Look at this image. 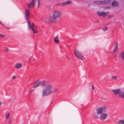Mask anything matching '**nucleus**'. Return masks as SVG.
Returning <instances> with one entry per match:
<instances>
[{"label": "nucleus", "instance_id": "nucleus-1", "mask_svg": "<svg viewBox=\"0 0 124 124\" xmlns=\"http://www.w3.org/2000/svg\"><path fill=\"white\" fill-rule=\"evenodd\" d=\"M106 108L107 107L105 106L102 108L100 107H98L96 109V111H97V114H101V116H107V115L106 114L103 113H102L103 111L104 112L106 111L105 110Z\"/></svg>", "mask_w": 124, "mask_h": 124}, {"label": "nucleus", "instance_id": "nucleus-2", "mask_svg": "<svg viewBox=\"0 0 124 124\" xmlns=\"http://www.w3.org/2000/svg\"><path fill=\"white\" fill-rule=\"evenodd\" d=\"M48 91L47 89H44L42 91V96L43 97L47 96L52 93H53L57 91V88H55L53 92L51 90H49V92H47Z\"/></svg>", "mask_w": 124, "mask_h": 124}, {"label": "nucleus", "instance_id": "nucleus-3", "mask_svg": "<svg viewBox=\"0 0 124 124\" xmlns=\"http://www.w3.org/2000/svg\"><path fill=\"white\" fill-rule=\"evenodd\" d=\"M74 52L75 55L77 57L81 60H83V56L81 53L78 51V50L77 49H76L75 50Z\"/></svg>", "mask_w": 124, "mask_h": 124}, {"label": "nucleus", "instance_id": "nucleus-4", "mask_svg": "<svg viewBox=\"0 0 124 124\" xmlns=\"http://www.w3.org/2000/svg\"><path fill=\"white\" fill-rule=\"evenodd\" d=\"M109 1V0H104L103 1L100 0L94 1L93 2L98 4H105L108 3Z\"/></svg>", "mask_w": 124, "mask_h": 124}, {"label": "nucleus", "instance_id": "nucleus-5", "mask_svg": "<svg viewBox=\"0 0 124 124\" xmlns=\"http://www.w3.org/2000/svg\"><path fill=\"white\" fill-rule=\"evenodd\" d=\"M61 13L59 11L55 10L54 11L53 16L56 19L58 18L61 16Z\"/></svg>", "mask_w": 124, "mask_h": 124}, {"label": "nucleus", "instance_id": "nucleus-6", "mask_svg": "<svg viewBox=\"0 0 124 124\" xmlns=\"http://www.w3.org/2000/svg\"><path fill=\"white\" fill-rule=\"evenodd\" d=\"M30 12L29 10L26 9L25 13V16L26 19L27 20H28L30 19L29 15Z\"/></svg>", "mask_w": 124, "mask_h": 124}, {"label": "nucleus", "instance_id": "nucleus-7", "mask_svg": "<svg viewBox=\"0 0 124 124\" xmlns=\"http://www.w3.org/2000/svg\"><path fill=\"white\" fill-rule=\"evenodd\" d=\"M97 13L99 16L103 17H105L107 15L106 13L104 11L101 12L98 11Z\"/></svg>", "mask_w": 124, "mask_h": 124}, {"label": "nucleus", "instance_id": "nucleus-8", "mask_svg": "<svg viewBox=\"0 0 124 124\" xmlns=\"http://www.w3.org/2000/svg\"><path fill=\"white\" fill-rule=\"evenodd\" d=\"M36 2V0H32L31 3L28 4V6L29 8H31L34 7L35 3Z\"/></svg>", "mask_w": 124, "mask_h": 124}, {"label": "nucleus", "instance_id": "nucleus-9", "mask_svg": "<svg viewBox=\"0 0 124 124\" xmlns=\"http://www.w3.org/2000/svg\"><path fill=\"white\" fill-rule=\"evenodd\" d=\"M57 20L53 16H50L49 19V22L52 23H54Z\"/></svg>", "mask_w": 124, "mask_h": 124}, {"label": "nucleus", "instance_id": "nucleus-10", "mask_svg": "<svg viewBox=\"0 0 124 124\" xmlns=\"http://www.w3.org/2000/svg\"><path fill=\"white\" fill-rule=\"evenodd\" d=\"M112 90L113 93L115 95H117L118 94H119L121 92V90L119 89H116Z\"/></svg>", "mask_w": 124, "mask_h": 124}, {"label": "nucleus", "instance_id": "nucleus-11", "mask_svg": "<svg viewBox=\"0 0 124 124\" xmlns=\"http://www.w3.org/2000/svg\"><path fill=\"white\" fill-rule=\"evenodd\" d=\"M27 24L28 28L29 30L34 28V26L35 25L33 23H32V24L31 25L30 22L29 21H28Z\"/></svg>", "mask_w": 124, "mask_h": 124}, {"label": "nucleus", "instance_id": "nucleus-12", "mask_svg": "<svg viewBox=\"0 0 124 124\" xmlns=\"http://www.w3.org/2000/svg\"><path fill=\"white\" fill-rule=\"evenodd\" d=\"M40 84V81L38 80L35 82L34 85L33 86V87L34 88H35L39 86Z\"/></svg>", "mask_w": 124, "mask_h": 124}, {"label": "nucleus", "instance_id": "nucleus-13", "mask_svg": "<svg viewBox=\"0 0 124 124\" xmlns=\"http://www.w3.org/2000/svg\"><path fill=\"white\" fill-rule=\"evenodd\" d=\"M119 5V4L115 1H113L112 3V5L114 7L117 6Z\"/></svg>", "mask_w": 124, "mask_h": 124}, {"label": "nucleus", "instance_id": "nucleus-14", "mask_svg": "<svg viewBox=\"0 0 124 124\" xmlns=\"http://www.w3.org/2000/svg\"><path fill=\"white\" fill-rule=\"evenodd\" d=\"M46 89H47L48 91H48V92H49V90L52 88V85L49 84L47 85H46Z\"/></svg>", "mask_w": 124, "mask_h": 124}, {"label": "nucleus", "instance_id": "nucleus-15", "mask_svg": "<svg viewBox=\"0 0 124 124\" xmlns=\"http://www.w3.org/2000/svg\"><path fill=\"white\" fill-rule=\"evenodd\" d=\"M59 36H57L54 38V42L57 43H58L59 42V40H58V38Z\"/></svg>", "mask_w": 124, "mask_h": 124}, {"label": "nucleus", "instance_id": "nucleus-16", "mask_svg": "<svg viewBox=\"0 0 124 124\" xmlns=\"http://www.w3.org/2000/svg\"><path fill=\"white\" fill-rule=\"evenodd\" d=\"M120 55L121 58L124 60V51H122V54L120 53Z\"/></svg>", "mask_w": 124, "mask_h": 124}, {"label": "nucleus", "instance_id": "nucleus-17", "mask_svg": "<svg viewBox=\"0 0 124 124\" xmlns=\"http://www.w3.org/2000/svg\"><path fill=\"white\" fill-rule=\"evenodd\" d=\"M119 96L120 98L124 99V92H121L119 94Z\"/></svg>", "mask_w": 124, "mask_h": 124}, {"label": "nucleus", "instance_id": "nucleus-18", "mask_svg": "<svg viewBox=\"0 0 124 124\" xmlns=\"http://www.w3.org/2000/svg\"><path fill=\"white\" fill-rule=\"evenodd\" d=\"M22 65L20 63H18L15 66V67L18 69L22 67Z\"/></svg>", "mask_w": 124, "mask_h": 124}, {"label": "nucleus", "instance_id": "nucleus-19", "mask_svg": "<svg viewBox=\"0 0 124 124\" xmlns=\"http://www.w3.org/2000/svg\"><path fill=\"white\" fill-rule=\"evenodd\" d=\"M46 82L45 81H42L41 83V86H44L46 85Z\"/></svg>", "mask_w": 124, "mask_h": 124}, {"label": "nucleus", "instance_id": "nucleus-20", "mask_svg": "<svg viewBox=\"0 0 124 124\" xmlns=\"http://www.w3.org/2000/svg\"><path fill=\"white\" fill-rule=\"evenodd\" d=\"M118 123L119 124H122L121 123L124 124V120H120L118 122Z\"/></svg>", "mask_w": 124, "mask_h": 124}, {"label": "nucleus", "instance_id": "nucleus-21", "mask_svg": "<svg viewBox=\"0 0 124 124\" xmlns=\"http://www.w3.org/2000/svg\"><path fill=\"white\" fill-rule=\"evenodd\" d=\"M9 117H6V119H7L8 118V119L9 120L8 121V122L9 124H10L11 123V121L10 120V118Z\"/></svg>", "mask_w": 124, "mask_h": 124}, {"label": "nucleus", "instance_id": "nucleus-22", "mask_svg": "<svg viewBox=\"0 0 124 124\" xmlns=\"http://www.w3.org/2000/svg\"><path fill=\"white\" fill-rule=\"evenodd\" d=\"M66 5L70 4L71 3V2L70 1H68L66 2Z\"/></svg>", "mask_w": 124, "mask_h": 124}, {"label": "nucleus", "instance_id": "nucleus-23", "mask_svg": "<svg viewBox=\"0 0 124 124\" xmlns=\"http://www.w3.org/2000/svg\"><path fill=\"white\" fill-rule=\"evenodd\" d=\"M118 47H115L114 49L113 50L114 53H115L118 50Z\"/></svg>", "mask_w": 124, "mask_h": 124}, {"label": "nucleus", "instance_id": "nucleus-24", "mask_svg": "<svg viewBox=\"0 0 124 124\" xmlns=\"http://www.w3.org/2000/svg\"><path fill=\"white\" fill-rule=\"evenodd\" d=\"M31 29L32 30L33 33H35L37 32V31L35 30L34 29V28Z\"/></svg>", "mask_w": 124, "mask_h": 124}, {"label": "nucleus", "instance_id": "nucleus-25", "mask_svg": "<svg viewBox=\"0 0 124 124\" xmlns=\"http://www.w3.org/2000/svg\"><path fill=\"white\" fill-rule=\"evenodd\" d=\"M107 117H100L99 118L103 120L105 119Z\"/></svg>", "mask_w": 124, "mask_h": 124}, {"label": "nucleus", "instance_id": "nucleus-26", "mask_svg": "<svg viewBox=\"0 0 124 124\" xmlns=\"http://www.w3.org/2000/svg\"><path fill=\"white\" fill-rule=\"evenodd\" d=\"M66 3L65 2H63L61 4V5L62 6H64L66 5Z\"/></svg>", "mask_w": 124, "mask_h": 124}, {"label": "nucleus", "instance_id": "nucleus-27", "mask_svg": "<svg viewBox=\"0 0 124 124\" xmlns=\"http://www.w3.org/2000/svg\"><path fill=\"white\" fill-rule=\"evenodd\" d=\"M108 29V28L107 27H106L105 28H103V31H107Z\"/></svg>", "mask_w": 124, "mask_h": 124}, {"label": "nucleus", "instance_id": "nucleus-28", "mask_svg": "<svg viewBox=\"0 0 124 124\" xmlns=\"http://www.w3.org/2000/svg\"><path fill=\"white\" fill-rule=\"evenodd\" d=\"M4 49L5 51H6L7 52H8V49L6 47H4Z\"/></svg>", "mask_w": 124, "mask_h": 124}, {"label": "nucleus", "instance_id": "nucleus-29", "mask_svg": "<svg viewBox=\"0 0 124 124\" xmlns=\"http://www.w3.org/2000/svg\"><path fill=\"white\" fill-rule=\"evenodd\" d=\"M111 78L112 79H116L117 77L115 76H112L111 77Z\"/></svg>", "mask_w": 124, "mask_h": 124}, {"label": "nucleus", "instance_id": "nucleus-30", "mask_svg": "<svg viewBox=\"0 0 124 124\" xmlns=\"http://www.w3.org/2000/svg\"><path fill=\"white\" fill-rule=\"evenodd\" d=\"M5 36L1 34H0V38H3Z\"/></svg>", "mask_w": 124, "mask_h": 124}, {"label": "nucleus", "instance_id": "nucleus-31", "mask_svg": "<svg viewBox=\"0 0 124 124\" xmlns=\"http://www.w3.org/2000/svg\"><path fill=\"white\" fill-rule=\"evenodd\" d=\"M118 42L117 41H116L115 42V45L116 46L115 47H117L118 46Z\"/></svg>", "mask_w": 124, "mask_h": 124}, {"label": "nucleus", "instance_id": "nucleus-32", "mask_svg": "<svg viewBox=\"0 0 124 124\" xmlns=\"http://www.w3.org/2000/svg\"><path fill=\"white\" fill-rule=\"evenodd\" d=\"M114 16L113 15L109 16H108V18L110 19H111V17H112Z\"/></svg>", "mask_w": 124, "mask_h": 124}, {"label": "nucleus", "instance_id": "nucleus-33", "mask_svg": "<svg viewBox=\"0 0 124 124\" xmlns=\"http://www.w3.org/2000/svg\"><path fill=\"white\" fill-rule=\"evenodd\" d=\"M10 115V114L9 113H7L5 115V116H9Z\"/></svg>", "mask_w": 124, "mask_h": 124}, {"label": "nucleus", "instance_id": "nucleus-34", "mask_svg": "<svg viewBox=\"0 0 124 124\" xmlns=\"http://www.w3.org/2000/svg\"><path fill=\"white\" fill-rule=\"evenodd\" d=\"M38 0V4L39 5V4L40 3V1L39 0Z\"/></svg>", "mask_w": 124, "mask_h": 124}, {"label": "nucleus", "instance_id": "nucleus-35", "mask_svg": "<svg viewBox=\"0 0 124 124\" xmlns=\"http://www.w3.org/2000/svg\"><path fill=\"white\" fill-rule=\"evenodd\" d=\"M12 79H15L16 78V76H14V77H12Z\"/></svg>", "mask_w": 124, "mask_h": 124}, {"label": "nucleus", "instance_id": "nucleus-36", "mask_svg": "<svg viewBox=\"0 0 124 124\" xmlns=\"http://www.w3.org/2000/svg\"><path fill=\"white\" fill-rule=\"evenodd\" d=\"M37 28V27L35 25L34 26V28Z\"/></svg>", "mask_w": 124, "mask_h": 124}, {"label": "nucleus", "instance_id": "nucleus-37", "mask_svg": "<svg viewBox=\"0 0 124 124\" xmlns=\"http://www.w3.org/2000/svg\"><path fill=\"white\" fill-rule=\"evenodd\" d=\"M0 23L3 26H4V27H6V26L4 25L1 23V22L0 21Z\"/></svg>", "mask_w": 124, "mask_h": 124}, {"label": "nucleus", "instance_id": "nucleus-38", "mask_svg": "<svg viewBox=\"0 0 124 124\" xmlns=\"http://www.w3.org/2000/svg\"><path fill=\"white\" fill-rule=\"evenodd\" d=\"M92 89L93 90V89H94V87L93 86V85H92Z\"/></svg>", "mask_w": 124, "mask_h": 124}, {"label": "nucleus", "instance_id": "nucleus-39", "mask_svg": "<svg viewBox=\"0 0 124 124\" xmlns=\"http://www.w3.org/2000/svg\"><path fill=\"white\" fill-rule=\"evenodd\" d=\"M98 117H96V116L94 117V118L95 119H97V118H98Z\"/></svg>", "mask_w": 124, "mask_h": 124}, {"label": "nucleus", "instance_id": "nucleus-40", "mask_svg": "<svg viewBox=\"0 0 124 124\" xmlns=\"http://www.w3.org/2000/svg\"><path fill=\"white\" fill-rule=\"evenodd\" d=\"M2 102L1 101H0V106L2 104Z\"/></svg>", "mask_w": 124, "mask_h": 124}, {"label": "nucleus", "instance_id": "nucleus-41", "mask_svg": "<svg viewBox=\"0 0 124 124\" xmlns=\"http://www.w3.org/2000/svg\"><path fill=\"white\" fill-rule=\"evenodd\" d=\"M40 3L39 4V5L38 4V7H39L40 6Z\"/></svg>", "mask_w": 124, "mask_h": 124}, {"label": "nucleus", "instance_id": "nucleus-42", "mask_svg": "<svg viewBox=\"0 0 124 124\" xmlns=\"http://www.w3.org/2000/svg\"><path fill=\"white\" fill-rule=\"evenodd\" d=\"M33 91L32 90H31L30 91V93H31V92H32V91Z\"/></svg>", "mask_w": 124, "mask_h": 124}, {"label": "nucleus", "instance_id": "nucleus-43", "mask_svg": "<svg viewBox=\"0 0 124 124\" xmlns=\"http://www.w3.org/2000/svg\"><path fill=\"white\" fill-rule=\"evenodd\" d=\"M6 28L7 29H9V27H7Z\"/></svg>", "mask_w": 124, "mask_h": 124}, {"label": "nucleus", "instance_id": "nucleus-44", "mask_svg": "<svg viewBox=\"0 0 124 124\" xmlns=\"http://www.w3.org/2000/svg\"><path fill=\"white\" fill-rule=\"evenodd\" d=\"M107 8L109 9V7H107Z\"/></svg>", "mask_w": 124, "mask_h": 124}, {"label": "nucleus", "instance_id": "nucleus-45", "mask_svg": "<svg viewBox=\"0 0 124 124\" xmlns=\"http://www.w3.org/2000/svg\"><path fill=\"white\" fill-rule=\"evenodd\" d=\"M98 22V21H96L95 22V23H97V22Z\"/></svg>", "mask_w": 124, "mask_h": 124}]
</instances>
